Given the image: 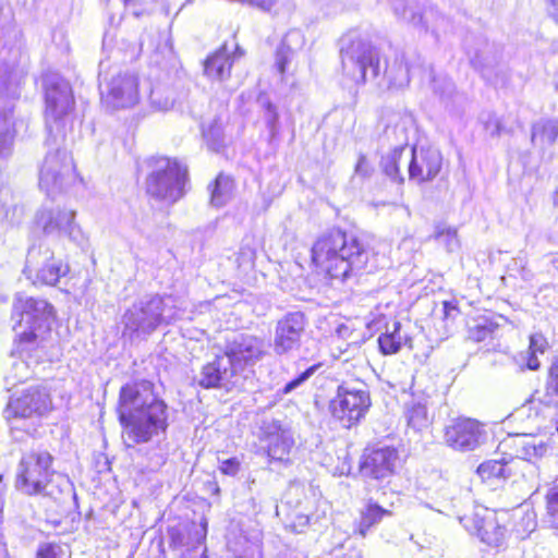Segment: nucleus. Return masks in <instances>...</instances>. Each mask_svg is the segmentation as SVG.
<instances>
[{"label":"nucleus","instance_id":"7c9ffc66","mask_svg":"<svg viewBox=\"0 0 558 558\" xmlns=\"http://www.w3.org/2000/svg\"><path fill=\"white\" fill-rule=\"evenodd\" d=\"M407 136L403 134V144L396 146L388 154L381 157L380 168L386 177H388L392 182L402 184L404 182V178L400 172L399 163L408 151L407 145Z\"/></svg>","mask_w":558,"mask_h":558},{"label":"nucleus","instance_id":"bf43d9fd","mask_svg":"<svg viewBox=\"0 0 558 558\" xmlns=\"http://www.w3.org/2000/svg\"><path fill=\"white\" fill-rule=\"evenodd\" d=\"M187 0H167V13H170L172 9L177 10V13L182 10Z\"/></svg>","mask_w":558,"mask_h":558},{"label":"nucleus","instance_id":"58836bf2","mask_svg":"<svg viewBox=\"0 0 558 558\" xmlns=\"http://www.w3.org/2000/svg\"><path fill=\"white\" fill-rule=\"evenodd\" d=\"M389 88H401L410 82V69L402 61L396 60L387 65L384 72Z\"/></svg>","mask_w":558,"mask_h":558},{"label":"nucleus","instance_id":"774afa93","mask_svg":"<svg viewBox=\"0 0 558 558\" xmlns=\"http://www.w3.org/2000/svg\"><path fill=\"white\" fill-rule=\"evenodd\" d=\"M114 19H116V17H114V15H113V14H110V15H109V22H110V24H111V25H112V24H114Z\"/></svg>","mask_w":558,"mask_h":558},{"label":"nucleus","instance_id":"69168bd1","mask_svg":"<svg viewBox=\"0 0 558 558\" xmlns=\"http://www.w3.org/2000/svg\"><path fill=\"white\" fill-rule=\"evenodd\" d=\"M172 542H173L174 544H178V545H183L182 539H180L179 537H177V536L174 535V533H172Z\"/></svg>","mask_w":558,"mask_h":558},{"label":"nucleus","instance_id":"4be33fe9","mask_svg":"<svg viewBox=\"0 0 558 558\" xmlns=\"http://www.w3.org/2000/svg\"><path fill=\"white\" fill-rule=\"evenodd\" d=\"M399 464L398 449L393 446H383L363 456L360 470L364 477L384 481L397 472Z\"/></svg>","mask_w":558,"mask_h":558},{"label":"nucleus","instance_id":"13d9d810","mask_svg":"<svg viewBox=\"0 0 558 558\" xmlns=\"http://www.w3.org/2000/svg\"><path fill=\"white\" fill-rule=\"evenodd\" d=\"M22 218V208L14 205L11 208L7 209L3 216V219L8 220L10 225H15L21 221Z\"/></svg>","mask_w":558,"mask_h":558},{"label":"nucleus","instance_id":"e433bc0d","mask_svg":"<svg viewBox=\"0 0 558 558\" xmlns=\"http://www.w3.org/2000/svg\"><path fill=\"white\" fill-rule=\"evenodd\" d=\"M558 138V120H541L532 125L531 142L553 145Z\"/></svg>","mask_w":558,"mask_h":558},{"label":"nucleus","instance_id":"052dcab7","mask_svg":"<svg viewBox=\"0 0 558 558\" xmlns=\"http://www.w3.org/2000/svg\"><path fill=\"white\" fill-rule=\"evenodd\" d=\"M251 2L266 11L271 10L276 4V0H251Z\"/></svg>","mask_w":558,"mask_h":558},{"label":"nucleus","instance_id":"f03ea898","mask_svg":"<svg viewBox=\"0 0 558 558\" xmlns=\"http://www.w3.org/2000/svg\"><path fill=\"white\" fill-rule=\"evenodd\" d=\"M369 246L352 232L331 229L312 246V260L331 279L345 282L357 277L369 259Z\"/></svg>","mask_w":558,"mask_h":558},{"label":"nucleus","instance_id":"0e129e2a","mask_svg":"<svg viewBox=\"0 0 558 558\" xmlns=\"http://www.w3.org/2000/svg\"><path fill=\"white\" fill-rule=\"evenodd\" d=\"M522 558H539V557H537L536 555H533V553L531 550L524 549Z\"/></svg>","mask_w":558,"mask_h":558},{"label":"nucleus","instance_id":"8fccbe9b","mask_svg":"<svg viewBox=\"0 0 558 558\" xmlns=\"http://www.w3.org/2000/svg\"><path fill=\"white\" fill-rule=\"evenodd\" d=\"M265 109V122L271 135L278 132L279 114L276 106L270 101L264 104Z\"/></svg>","mask_w":558,"mask_h":558},{"label":"nucleus","instance_id":"393cba45","mask_svg":"<svg viewBox=\"0 0 558 558\" xmlns=\"http://www.w3.org/2000/svg\"><path fill=\"white\" fill-rule=\"evenodd\" d=\"M430 84L435 95H437L452 114H460L465 102V96L456 89L454 83L446 75H435L430 70Z\"/></svg>","mask_w":558,"mask_h":558},{"label":"nucleus","instance_id":"dca6fc26","mask_svg":"<svg viewBox=\"0 0 558 558\" xmlns=\"http://www.w3.org/2000/svg\"><path fill=\"white\" fill-rule=\"evenodd\" d=\"M506 521L507 514L505 512L498 513L485 508L475 512L468 520L470 525H466V529L470 533L475 534L484 544L496 549H504L507 547L509 538Z\"/></svg>","mask_w":558,"mask_h":558},{"label":"nucleus","instance_id":"39448f33","mask_svg":"<svg viewBox=\"0 0 558 558\" xmlns=\"http://www.w3.org/2000/svg\"><path fill=\"white\" fill-rule=\"evenodd\" d=\"M53 456L46 449L32 450L19 462L15 488L27 496L58 499L71 486L69 478L52 469Z\"/></svg>","mask_w":558,"mask_h":558},{"label":"nucleus","instance_id":"864d4df0","mask_svg":"<svg viewBox=\"0 0 558 558\" xmlns=\"http://www.w3.org/2000/svg\"><path fill=\"white\" fill-rule=\"evenodd\" d=\"M167 459H168L167 450H166V448H162L161 441H158V451L154 452L148 458V460H149L148 466L153 471L159 470L167 462Z\"/></svg>","mask_w":558,"mask_h":558},{"label":"nucleus","instance_id":"680f3d73","mask_svg":"<svg viewBox=\"0 0 558 558\" xmlns=\"http://www.w3.org/2000/svg\"><path fill=\"white\" fill-rule=\"evenodd\" d=\"M548 5V12L555 21L558 22V0H546Z\"/></svg>","mask_w":558,"mask_h":558},{"label":"nucleus","instance_id":"6e6d98bb","mask_svg":"<svg viewBox=\"0 0 558 558\" xmlns=\"http://www.w3.org/2000/svg\"><path fill=\"white\" fill-rule=\"evenodd\" d=\"M485 130L490 134V136H499L502 132V124L498 118L492 116L485 122Z\"/></svg>","mask_w":558,"mask_h":558},{"label":"nucleus","instance_id":"7ed1b4c3","mask_svg":"<svg viewBox=\"0 0 558 558\" xmlns=\"http://www.w3.org/2000/svg\"><path fill=\"white\" fill-rule=\"evenodd\" d=\"M501 449H513L514 453L501 452L499 459H492L481 463L477 473L483 480L492 477L508 478L521 472L522 477L538 486L539 466L537 461L544 458L549 446L543 439L531 435H515L500 442Z\"/></svg>","mask_w":558,"mask_h":558},{"label":"nucleus","instance_id":"6e6552de","mask_svg":"<svg viewBox=\"0 0 558 558\" xmlns=\"http://www.w3.org/2000/svg\"><path fill=\"white\" fill-rule=\"evenodd\" d=\"M340 56L343 74L354 83L379 76V54L369 41L349 34L341 39Z\"/></svg>","mask_w":558,"mask_h":558},{"label":"nucleus","instance_id":"ea45409f","mask_svg":"<svg viewBox=\"0 0 558 558\" xmlns=\"http://www.w3.org/2000/svg\"><path fill=\"white\" fill-rule=\"evenodd\" d=\"M204 138L206 143L213 151L219 153L222 148L226 147V135L221 123L218 121H214L203 132Z\"/></svg>","mask_w":558,"mask_h":558},{"label":"nucleus","instance_id":"2f4dec72","mask_svg":"<svg viewBox=\"0 0 558 558\" xmlns=\"http://www.w3.org/2000/svg\"><path fill=\"white\" fill-rule=\"evenodd\" d=\"M44 349H35L29 350V354L24 353L23 355L17 351V340L15 341V347L13 350V355L17 354L19 359L12 363V367L10 374L7 379H12V385H15V381H24L32 375L31 364L38 363L40 359L39 352Z\"/></svg>","mask_w":558,"mask_h":558},{"label":"nucleus","instance_id":"603ef678","mask_svg":"<svg viewBox=\"0 0 558 558\" xmlns=\"http://www.w3.org/2000/svg\"><path fill=\"white\" fill-rule=\"evenodd\" d=\"M373 172L374 168L367 160L366 156L364 154H360L354 167V177H359L364 180L371 178Z\"/></svg>","mask_w":558,"mask_h":558},{"label":"nucleus","instance_id":"f3484780","mask_svg":"<svg viewBox=\"0 0 558 558\" xmlns=\"http://www.w3.org/2000/svg\"><path fill=\"white\" fill-rule=\"evenodd\" d=\"M258 438L271 460L279 462L289 460L294 438L288 423L271 417L262 420Z\"/></svg>","mask_w":558,"mask_h":558},{"label":"nucleus","instance_id":"72a5a7b5","mask_svg":"<svg viewBox=\"0 0 558 558\" xmlns=\"http://www.w3.org/2000/svg\"><path fill=\"white\" fill-rule=\"evenodd\" d=\"M210 193V205L216 208L226 206L232 197L233 181L230 177L220 173L214 182L208 185Z\"/></svg>","mask_w":558,"mask_h":558},{"label":"nucleus","instance_id":"cd10ccee","mask_svg":"<svg viewBox=\"0 0 558 558\" xmlns=\"http://www.w3.org/2000/svg\"><path fill=\"white\" fill-rule=\"evenodd\" d=\"M235 57L225 44L215 53L209 56L204 63V72L210 80L226 81L230 77L231 68Z\"/></svg>","mask_w":558,"mask_h":558},{"label":"nucleus","instance_id":"ddd939ff","mask_svg":"<svg viewBox=\"0 0 558 558\" xmlns=\"http://www.w3.org/2000/svg\"><path fill=\"white\" fill-rule=\"evenodd\" d=\"M314 504L305 494L303 486L291 485L282 500L277 507L276 513L282 517L284 527L293 533H304L313 523Z\"/></svg>","mask_w":558,"mask_h":558},{"label":"nucleus","instance_id":"6ab92c4d","mask_svg":"<svg viewBox=\"0 0 558 558\" xmlns=\"http://www.w3.org/2000/svg\"><path fill=\"white\" fill-rule=\"evenodd\" d=\"M265 353L264 341L252 335L234 333L227 340L222 355L230 360V364L239 374L246 366L257 363Z\"/></svg>","mask_w":558,"mask_h":558},{"label":"nucleus","instance_id":"c03bdc74","mask_svg":"<svg viewBox=\"0 0 558 558\" xmlns=\"http://www.w3.org/2000/svg\"><path fill=\"white\" fill-rule=\"evenodd\" d=\"M490 47L488 44L484 45L483 50H477L473 56H470L471 64L480 71H484L487 68H492L497 63V56H490Z\"/></svg>","mask_w":558,"mask_h":558},{"label":"nucleus","instance_id":"9d476101","mask_svg":"<svg viewBox=\"0 0 558 558\" xmlns=\"http://www.w3.org/2000/svg\"><path fill=\"white\" fill-rule=\"evenodd\" d=\"M372 405L367 385L362 380L341 383L329 401L331 416L350 428L365 417Z\"/></svg>","mask_w":558,"mask_h":558},{"label":"nucleus","instance_id":"79ce46f5","mask_svg":"<svg viewBox=\"0 0 558 558\" xmlns=\"http://www.w3.org/2000/svg\"><path fill=\"white\" fill-rule=\"evenodd\" d=\"M435 239L442 243L448 252H454L460 247L458 233L454 228L437 226Z\"/></svg>","mask_w":558,"mask_h":558},{"label":"nucleus","instance_id":"e2e57ef3","mask_svg":"<svg viewBox=\"0 0 558 558\" xmlns=\"http://www.w3.org/2000/svg\"><path fill=\"white\" fill-rule=\"evenodd\" d=\"M456 307L451 305L450 302H444V311L446 315H449L450 310H454Z\"/></svg>","mask_w":558,"mask_h":558},{"label":"nucleus","instance_id":"3c124183","mask_svg":"<svg viewBox=\"0 0 558 558\" xmlns=\"http://www.w3.org/2000/svg\"><path fill=\"white\" fill-rule=\"evenodd\" d=\"M241 468V460L238 457L219 459V471L229 476H235Z\"/></svg>","mask_w":558,"mask_h":558},{"label":"nucleus","instance_id":"f8f14e48","mask_svg":"<svg viewBox=\"0 0 558 558\" xmlns=\"http://www.w3.org/2000/svg\"><path fill=\"white\" fill-rule=\"evenodd\" d=\"M76 180L75 167L66 149L49 148L39 169V187L49 197H54L70 187Z\"/></svg>","mask_w":558,"mask_h":558},{"label":"nucleus","instance_id":"49530a36","mask_svg":"<svg viewBox=\"0 0 558 558\" xmlns=\"http://www.w3.org/2000/svg\"><path fill=\"white\" fill-rule=\"evenodd\" d=\"M320 367V364H313L308 366L306 369L301 372L298 376L286 383V385L282 387L281 392L283 395H288L295 390L298 387H300L302 384H304L306 380H308Z\"/></svg>","mask_w":558,"mask_h":558},{"label":"nucleus","instance_id":"f257e3e1","mask_svg":"<svg viewBox=\"0 0 558 558\" xmlns=\"http://www.w3.org/2000/svg\"><path fill=\"white\" fill-rule=\"evenodd\" d=\"M119 423L126 446L147 444L162 436L169 428V407L155 392L148 379L126 383L120 388L117 405Z\"/></svg>","mask_w":558,"mask_h":558},{"label":"nucleus","instance_id":"1a4fd4ad","mask_svg":"<svg viewBox=\"0 0 558 558\" xmlns=\"http://www.w3.org/2000/svg\"><path fill=\"white\" fill-rule=\"evenodd\" d=\"M151 171L146 179L147 193L157 199L175 203L184 195L187 168L177 159L151 157Z\"/></svg>","mask_w":558,"mask_h":558},{"label":"nucleus","instance_id":"5fc2aeb1","mask_svg":"<svg viewBox=\"0 0 558 558\" xmlns=\"http://www.w3.org/2000/svg\"><path fill=\"white\" fill-rule=\"evenodd\" d=\"M206 526L207 523L205 522L203 526L196 529L194 532L195 545L193 546V551L196 554L197 549L199 548L202 550V556H204L207 550L206 546L204 545L207 533Z\"/></svg>","mask_w":558,"mask_h":558},{"label":"nucleus","instance_id":"09e8293b","mask_svg":"<svg viewBox=\"0 0 558 558\" xmlns=\"http://www.w3.org/2000/svg\"><path fill=\"white\" fill-rule=\"evenodd\" d=\"M112 0H106L109 4ZM123 4L125 10L130 11L135 17L143 16L150 12L148 0H118Z\"/></svg>","mask_w":558,"mask_h":558},{"label":"nucleus","instance_id":"c9c22d12","mask_svg":"<svg viewBox=\"0 0 558 558\" xmlns=\"http://www.w3.org/2000/svg\"><path fill=\"white\" fill-rule=\"evenodd\" d=\"M395 15L413 26H424L422 9L418 3L407 0H391Z\"/></svg>","mask_w":558,"mask_h":558},{"label":"nucleus","instance_id":"bb28decb","mask_svg":"<svg viewBox=\"0 0 558 558\" xmlns=\"http://www.w3.org/2000/svg\"><path fill=\"white\" fill-rule=\"evenodd\" d=\"M15 136V106L10 102L0 107V160H5L12 154Z\"/></svg>","mask_w":558,"mask_h":558},{"label":"nucleus","instance_id":"c85d7f7f","mask_svg":"<svg viewBox=\"0 0 558 558\" xmlns=\"http://www.w3.org/2000/svg\"><path fill=\"white\" fill-rule=\"evenodd\" d=\"M305 45V36L300 29L289 31L281 40L276 51V66L283 74L294 54Z\"/></svg>","mask_w":558,"mask_h":558},{"label":"nucleus","instance_id":"a878e982","mask_svg":"<svg viewBox=\"0 0 558 558\" xmlns=\"http://www.w3.org/2000/svg\"><path fill=\"white\" fill-rule=\"evenodd\" d=\"M430 84L435 95H437L452 114H460L465 102V96L456 89L454 83L446 75H435L430 70Z\"/></svg>","mask_w":558,"mask_h":558},{"label":"nucleus","instance_id":"412c9836","mask_svg":"<svg viewBox=\"0 0 558 558\" xmlns=\"http://www.w3.org/2000/svg\"><path fill=\"white\" fill-rule=\"evenodd\" d=\"M409 180L421 184L433 181L442 166L440 151L433 147H408Z\"/></svg>","mask_w":558,"mask_h":558},{"label":"nucleus","instance_id":"aec40b11","mask_svg":"<svg viewBox=\"0 0 558 558\" xmlns=\"http://www.w3.org/2000/svg\"><path fill=\"white\" fill-rule=\"evenodd\" d=\"M486 438L482 425L472 418L460 417L452 420L444 429V441L457 451H473Z\"/></svg>","mask_w":558,"mask_h":558},{"label":"nucleus","instance_id":"a18cd8bd","mask_svg":"<svg viewBox=\"0 0 558 558\" xmlns=\"http://www.w3.org/2000/svg\"><path fill=\"white\" fill-rule=\"evenodd\" d=\"M545 500L547 520L558 529V484L547 490Z\"/></svg>","mask_w":558,"mask_h":558},{"label":"nucleus","instance_id":"4d7b16f0","mask_svg":"<svg viewBox=\"0 0 558 558\" xmlns=\"http://www.w3.org/2000/svg\"><path fill=\"white\" fill-rule=\"evenodd\" d=\"M56 548L51 543L41 544L37 549L36 558H58Z\"/></svg>","mask_w":558,"mask_h":558},{"label":"nucleus","instance_id":"f704fd0d","mask_svg":"<svg viewBox=\"0 0 558 558\" xmlns=\"http://www.w3.org/2000/svg\"><path fill=\"white\" fill-rule=\"evenodd\" d=\"M391 515V511L383 508L376 501L369 499L364 509L361 511V519L357 525V532L365 536L367 532L376 524H378L384 517Z\"/></svg>","mask_w":558,"mask_h":558},{"label":"nucleus","instance_id":"b1692460","mask_svg":"<svg viewBox=\"0 0 558 558\" xmlns=\"http://www.w3.org/2000/svg\"><path fill=\"white\" fill-rule=\"evenodd\" d=\"M236 376L238 373L230 364V360L222 354H218L202 367L194 380L204 389H225L229 391L235 385Z\"/></svg>","mask_w":558,"mask_h":558},{"label":"nucleus","instance_id":"473e14b6","mask_svg":"<svg viewBox=\"0 0 558 558\" xmlns=\"http://www.w3.org/2000/svg\"><path fill=\"white\" fill-rule=\"evenodd\" d=\"M548 347L547 339L542 333H532L530 336V344L526 351L520 352L517 360L518 362L524 363L522 368L531 371H537L541 363L537 357V353L543 354Z\"/></svg>","mask_w":558,"mask_h":558},{"label":"nucleus","instance_id":"c756f323","mask_svg":"<svg viewBox=\"0 0 558 558\" xmlns=\"http://www.w3.org/2000/svg\"><path fill=\"white\" fill-rule=\"evenodd\" d=\"M401 329L402 325L397 320L386 326V331L377 339L379 351L383 354H395L399 352L403 345H410L411 338L407 333H402Z\"/></svg>","mask_w":558,"mask_h":558},{"label":"nucleus","instance_id":"423d86ee","mask_svg":"<svg viewBox=\"0 0 558 558\" xmlns=\"http://www.w3.org/2000/svg\"><path fill=\"white\" fill-rule=\"evenodd\" d=\"M171 296L147 294L135 301L122 316L123 337L130 341L146 340L160 326L178 319Z\"/></svg>","mask_w":558,"mask_h":558},{"label":"nucleus","instance_id":"de8ad7c7","mask_svg":"<svg viewBox=\"0 0 558 558\" xmlns=\"http://www.w3.org/2000/svg\"><path fill=\"white\" fill-rule=\"evenodd\" d=\"M256 252L250 244H242L236 253L235 263L239 268L247 270L254 266Z\"/></svg>","mask_w":558,"mask_h":558},{"label":"nucleus","instance_id":"4468645a","mask_svg":"<svg viewBox=\"0 0 558 558\" xmlns=\"http://www.w3.org/2000/svg\"><path fill=\"white\" fill-rule=\"evenodd\" d=\"M102 104L111 110L124 109L138 101V78L131 72L113 70L99 83Z\"/></svg>","mask_w":558,"mask_h":558},{"label":"nucleus","instance_id":"20e7f679","mask_svg":"<svg viewBox=\"0 0 558 558\" xmlns=\"http://www.w3.org/2000/svg\"><path fill=\"white\" fill-rule=\"evenodd\" d=\"M12 318L16 320L17 351L23 355L29 350L45 349L46 336L56 319L52 304L45 299L16 294L13 301Z\"/></svg>","mask_w":558,"mask_h":558},{"label":"nucleus","instance_id":"9b49d317","mask_svg":"<svg viewBox=\"0 0 558 558\" xmlns=\"http://www.w3.org/2000/svg\"><path fill=\"white\" fill-rule=\"evenodd\" d=\"M70 268L54 257L53 251L43 240L29 246L23 274L33 284L54 287Z\"/></svg>","mask_w":558,"mask_h":558},{"label":"nucleus","instance_id":"a211bd4d","mask_svg":"<svg viewBox=\"0 0 558 558\" xmlns=\"http://www.w3.org/2000/svg\"><path fill=\"white\" fill-rule=\"evenodd\" d=\"M75 216L74 210L43 204L34 215V226L47 236L72 239L77 229Z\"/></svg>","mask_w":558,"mask_h":558},{"label":"nucleus","instance_id":"2eb2a0df","mask_svg":"<svg viewBox=\"0 0 558 558\" xmlns=\"http://www.w3.org/2000/svg\"><path fill=\"white\" fill-rule=\"evenodd\" d=\"M46 125L52 132L51 121L58 123L74 107L72 88L66 80L58 73H48L44 76Z\"/></svg>","mask_w":558,"mask_h":558},{"label":"nucleus","instance_id":"5701e85b","mask_svg":"<svg viewBox=\"0 0 558 558\" xmlns=\"http://www.w3.org/2000/svg\"><path fill=\"white\" fill-rule=\"evenodd\" d=\"M306 326V318L302 312L287 313L277 322L275 328L274 351L286 354L296 350Z\"/></svg>","mask_w":558,"mask_h":558},{"label":"nucleus","instance_id":"4c0bfd02","mask_svg":"<svg viewBox=\"0 0 558 558\" xmlns=\"http://www.w3.org/2000/svg\"><path fill=\"white\" fill-rule=\"evenodd\" d=\"M499 325L488 316H481L473 319L468 326L469 339L481 342L492 338Z\"/></svg>","mask_w":558,"mask_h":558},{"label":"nucleus","instance_id":"37998d69","mask_svg":"<svg viewBox=\"0 0 558 558\" xmlns=\"http://www.w3.org/2000/svg\"><path fill=\"white\" fill-rule=\"evenodd\" d=\"M405 416L409 426L414 429H421L427 424V410L426 407L421 403H413L408 407Z\"/></svg>","mask_w":558,"mask_h":558},{"label":"nucleus","instance_id":"338daca9","mask_svg":"<svg viewBox=\"0 0 558 558\" xmlns=\"http://www.w3.org/2000/svg\"><path fill=\"white\" fill-rule=\"evenodd\" d=\"M104 66H105V63L101 61L99 64V68H100L99 77L102 76Z\"/></svg>","mask_w":558,"mask_h":558},{"label":"nucleus","instance_id":"0eeeda50","mask_svg":"<svg viewBox=\"0 0 558 558\" xmlns=\"http://www.w3.org/2000/svg\"><path fill=\"white\" fill-rule=\"evenodd\" d=\"M49 390L40 385L24 389L19 396H12L4 410V417L11 430L32 435L36 430L35 420L51 410Z\"/></svg>","mask_w":558,"mask_h":558},{"label":"nucleus","instance_id":"a19ab883","mask_svg":"<svg viewBox=\"0 0 558 558\" xmlns=\"http://www.w3.org/2000/svg\"><path fill=\"white\" fill-rule=\"evenodd\" d=\"M149 99L154 108L162 111L171 109L174 104L172 92L165 90L160 86H155L151 88Z\"/></svg>","mask_w":558,"mask_h":558}]
</instances>
